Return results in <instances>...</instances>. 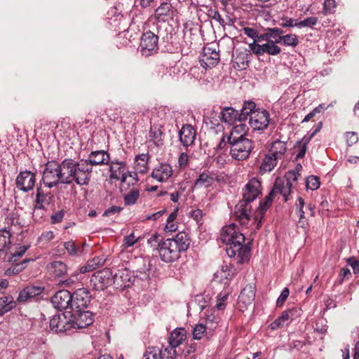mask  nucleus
I'll return each mask as SVG.
<instances>
[{
    "label": "nucleus",
    "mask_w": 359,
    "mask_h": 359,
    "mask_svg": "<svg viewBox=\"0 0 359 359\" xmlns=\"http://www.w3.org/2000/svg\"><path fill=\"white\" fill-rule=\"evenodd\" d=\"M65 213V210H61L57 211V212H55L54 214H53L50 217L51 223L56 224V223H59V222H62V220L64 218Z\"/></svg>",
    "instance_id": "62"
},
{
    "label": "nucleus",
    "mask_w": 359,
    "mask_h": 359,
    "mask_svg": "<svg viewBox=\"0 0 359 359\" xmlns=\"http://www.w3.org/2000/svg\"><path fill=\"white\" fill-rule=\"evenodd\" d=\"M190 245V238L184 231H180L172 238H167L158 244V254L161 259L167 263L173 262L180 257Z\"/></svg>",
    "instance_id": "3"
},
{
    "label": "nucleus",
    "mask_w": 359,
    "mask_h": 359,
    "mask_svg": "<svg viewBox=\"0 0 359 359\" xmlns=\"http://www.w3.org/2000/svg\"><path fill=\"white\" fill-rule=\"evenodd\" d=\"M255 103L252 101L244 102L242 107V113L245 114L244 120L249 116V124L251 128L253 130H264L269 125L270 114L266 109H255Z\"/></svg>",
    "instance_id": "4"
},
{
    "label": "nucleus",
    "mask_w": 359,
    "mask_h": 359,
    "mask_svg": "<svg viewBox=\"0 0 359 359\" xmlns=\"http://www.w3.org/2000/svg\"><path fill=\"white\" fill-rule=\"evenodd\" d=\"M172 175V168L168 163H161L154 168L151 172V177L158 182H165Z\"/></svg>",
    "instance_id": "24"
},
{
    "label": "nucleus",
    "mask_w": 359,
    "mask_h": 359,
    "mask_svg": "<svg viewBox=\"0 0 359 359\" xmlns=\"http://www.w3.org/2000/svg\"><path fill=\"white\" fill-rule=\"evenodd\" d=\"M89 172L85 163H76L72 158H66L61 163L49 161L45 164L42 181L43 184L51 189L60 183L78 185H87Z\"/></svg>",
    "instance_id": "1"
},
{
    "label": "nucleus",
    "mask_w": 359,
    "mask_h": 359,
    "mask_svg": "<svg viewBox=\"0 0 359 359\" xmlns=\"http://www.w3.org/2000/svg\"><path fill=\"white\" fill-rule=\"evenodd\" d=\"M69 314L72 329L86 328L94 322L93 313L85 309H72Z\"/></svg>",
    "instance_id": "7"
},
{
    "label": "nucleus",
    "mask_w": 359,
    "mask_h": 359,
    "mask_svg": "<svg viewBox=\"0 0 359 359\" xmlns=\"http://www.w3.org/2000/svg\"><path fill=\"white\" fill-rule=\"evenodd\" d=\"M243 32L246 36L254 40L253 42L256 43V39L258 36V32L255 29L251 27H244Z\"/></svg>",
    "instance_id": "64"
},
{
    "label": "nucleus",
    "mask_w": 359,
    "mask_h": 359,
    "mask_svg": "<svg viewBox=\"0 0 359 359\" xmlns=\"http://www.w3.org/2000/svg\"><path fill=\"white\" fill-rule=\"evenodd\" d=\"M249 55L246 53H239L233 57V67L238 70L245 69L249 65Z\"/></svg>",
    "instance_id": "36"
},
{
    "label": "nucleus",
    "mask_w": 359,
    "mask_h": 359,
    "mask_svg": "<svg viewBox=\"0 0 359 359\" xmlns=\"http://www.w3.org/2000/svg\"><path fill=\"white\" fill-rule=\"evenodd\" d=\"M301 310L297 307L285 311L281 316L276 319V323L288 324V320H292L300 315Z\"/></svg>",
    "instance_id": "35"
},
{
    "label": "nucleus",
    "mask_w": 359,
    "mask_h": 359,
    "mask_svg": "<svg viewBox=\"0 0 359 359\" xmlns=\"http://www.w3.org/2000/svg\"><path fill=\"white\" fill-rule=\"evenodd\" d=\"M172 9L171 4L168 3H163L156 10L155 15L158 20H164V17L168 16Z\"/></svg>",
    "instance_id": "47"
},
{
    "label": "nucleus",
    "mask_w": 359,
    "mask_h": 359,
    "mask_svg": "<svg viewBox=\"0 0 359 359\" xmlns=\"http://www.w3.org/2000/svg\"><path fill=\"white\" fill-rule=\"evenodd\" d=\"M336 6L334 0H325L323 5V14L331 13Z\"/></svg>",
    "instance_id": "58"
},
{
    "label": "nucleus",
    "mask_w": 359,
    "mask_h": 359,
    "mask_svg": "<svg viewBox=\"0 0 359 359\" xmlns=\"http://www.w3.org/2000/svg\"><path fill=\"white\" fill-rule=\"evenodd\" d=\"M287 150L286 142L280 141L279 140H276L273 142L271 152L274 156H276L279 159L282 158Z\"/></svg>",
    "instance_id": "39"
},
{
    "label": "nucleus",
    "mask_w": 359,
    "mask_h": 359,
    "mask_svg": "<svg viewBox=\"0 0 359 359\" xmlns=\"http://www.w3.org/2000/svg\"><path fill=\"white\" fill-rule=\"evenodd\" d=\"M142 359H175V353L172 348H164L156 346H149L147 348Z\"/></svg>",
    "instance_id": "16"
},
{
    "label": "nucleus",
    "mask_w": 359,
    "mask_h": 359,
    "mask_svg": "<svg viewBox=\"0 0 359 359\" xmlns=\"http://www.w3.org/2000/svg\"><path fill=\"white\" fill-rule=\"evenodd\" d=\"M256 288L254 284L247 285L241 292L238 303L245 306L250 305L255 298Z\"/></svg>",
    "instance_id": "29"
},
{
    "label": "nucleus",
    "mask_w": 359,
    "mask_h": 359,
    "mask_svg": "<svg viewBox=\"0 0 359 359\" xmlns=\"http://www.w3.org/2000/svg\"><path fill=\"white\" fill-rule=\"evenodd\" d=\"M181 144L186 148L191 146L196 139V130L191 125H184L179 132Z\"/></svg>",
    "instance_id": "26"
},
{
    "label": "nucleus",
    "mask_w": 359,
    "mask_h": 359,
    "mask_svg": "<svg viewBox=\"0 0 359 359\" xmlns=\"http://www.w3.org/2000/svg\"><path fill=\"white\" fill-rule=\"evenodd\" d=\"M36 177L31 171L20 172L16 178V187L24 192H27L34 187Z\"/></svg>",
    "instance_id": "19"
},
{
    "label": "nucleus",
    "mask_w": 359,
    "mask_h": 359,
    "mask_svg": "<svg viewBox=\"0 0 359 359\" xmlns=\"http://www.w3.org/2000/svg\"><path fill=\"white\" fill-rule=\"evenodd\" d=\"M5 224L7 225L8 230H11L13 233L20 230L23 226L22 221L19 215L13 211L8 212L5 218Z\"/></svg>",
    "instance_id": "28"
},
{
    "label": "nucleus",
    "mask_w": 359,
    "mask_h": 359,
    "mask_svg": "<svg viewBox=\"0 0 359 359\" xmlns=\"http://www.w3.org/2000/svg\"><path fill=\"white\" fill-rule=\"evenodd\" d=\"M222 112L219 107H214L212 109L204 115V122L210 128L219 127V123L222 121Z\"/></svg>",
    "instance_id": "27"
},
{
    "label": "nucleus",
    "mask_w": 359,
    "mask_h": 359,
    "mask_svg": "<svg viewBox=\"0 0 359 359\" xmlns=\"http://www.w3.org/2000/svg\"><path fill=\"white\" fill-rule=\"evenodd\" d=\"M43 287L34 285H28L20 292L17 302L19 303H25L41 294L43 293Z\"/></svg>",
    "instance_id": "23"
},
{
    "label": "nucleus",
    "mask_w": 359,
    "mask_h": 359,
    "mask_svg": "<svg viewBox=\"0 0 359 359\" xmlns=\"http://www.w3.org/2000/svg\"><path fill=\"white\" fill-rule=\"evenodd\" d=\"M123 210V208L120 206H111L109 208H107L103 213L104 217H109L114 215L115 214H118L121 210Z\"/></svg>",
    "instance_id": "61"
},
{
    "label": "nucleus",
    "mask_w": 359,
    "mask_h": 359,
    "mask_svg": "<svg viewBox=\"0 0 359 359\" xmlns=\"http://www.w3.org/2000/svg\"><path fill=\"white\" fill-rule=\"evenodd\" d=\"M104 263L103 259L100 257H94L88 260L86 264L80 267V273H85L92 271Z\"/></svg>",
    "instance_id": "40"
},
{
    "label": "nucleus",
    "mask_w": 359,
    "mask_h": 359,
    "mask_svg": "<svg viewBox=\"0 0 359 359\" xmlns=\"http://www.w3.org/2000/svg\"><path fill=\"white\" fill-rule=\"evenodd\" d=\"M242 121H239L238 124H236L234 126L231 131V133L229 136H234V137H238L239 135H243L245 137V135L246 134V132L248 130V126L241 122Z\"/></svg>",
    "instance_id": "49"
},
{
    "label": "nucleus",
    "mask_w": 359,
    "mask_h": 359,
    "mask_svg": "<svg viewBox=\"0 0 359 359\" xmlns=\"http://www.w3.org/2000/svg\"><path fill=\"white\" fill-rule=\"evenodd\" d=\"M318 18L316 17H309L303 20L298 21L299 27H313L318 23Z\"/></svg>",
    "instance_id": "52"
},
{
    "label": "nucleus",
    "mask_w": 359,
    "mask_h": 359,
    "mask_svg": "<svg viewBox=\"0 0 359 359\" xmlns=\"http://www.w3.org/2000/svg\"><path fill=\"white\" fill-rule=\"evenodd\" d=\"M250 50L256 55H260L266 53L269 55H277L280 53L281 48L277 45V43L270 40L264 44L252 43L249 45Z\"/></svg>",
    "instance_id": "15"
},
{
    "label": "nucleus",
    "mask_w": 359,
    "mask_h": 359,
    "mask_svg": "<svg viewBox=\"0 0 359 359\" xmlns=\"http://www.w3.org/2000/svg\"><path fill=\"white\" fill-rule=\"evenodd\" d=\"M220 240L227 245L226 252L228 256L233 258L231 265L242 264L249 261L250 248L248 245L244 244L245 236L237 231L236 226L234 224H231L222 228Z\"/></svg>",
    "instance_id": "2"
},
{
    "label": "nucleus",
    "mask_w": 359,
    "mask_h": 359,
    "mask_svg": "<svg viewBox=\"0 0 359 359\" xmlns=\"http://www.w3.org/2000/svg\"><path fill=\"white\" fill-rule=\"evenodd\" d=\"M125 165L126 163L123 161H112L109 166L110 177L114 180H118L121 172V170L125 166Z\"/></svg>",
    "instance_id": "48"
},
{
    "label": "nucleus",
    "mask_w": 359,
    "mask_h": 359,
    "mask_svg": "<svg viewBox=\"0 0 359 359\" xmlns=\"http://www.w3.org/2000/svg\"><path fill=\"white\" fill-rule=\"evenodd\" d=\"M72 297L70 292L61 290L57 292L51 299L53 306L59 310L71 309Z\"/></svg>",
    "instance_id": "18"
},
{
    "label": "nucleus",
    "mask_w": 359,
    "mask_h": 359,
    "mask_svg": "<svg viewBox=\"0 0 359 359\" xmlns=\"http://www.w3.org/2000/svg\"><path fill=\"white\" fill-rule=\"evenodd\" d=\"M311 140V137L304 136L299 142L297 143L294 148L298 150V152L296 155V158H303L306 152L307 144Z\"/></svg>",
    "instance_id": "45"
},
{
    "label": "nucleus",
    "mask_w": 359,
    "mask_h": 359,
    "mask_svg": "<svg viewBox=\"0 0 359 359\" xmlns=\"http://www.w3.org/2000/svg\"><path fill=\"white\" fill-rule=\"evenodd\" d=\"M12 234L11 230H8V227H4L0 230V252L3 251L11 255L9 261L15 262L30 248V245L14 244L11 245V237Z\"/></svg>",
    "instance_id": "5"
},
{
    "label": "nucleus",
    "mask_w": 359,
    "mask_h": 359,
    "mask_svg": "<svg viewBox=\"0 0 359 359\" xmlns=\"http://www.w3.org/2000/svg\"><path fill=\"white\" fill-rule=\"evenodd\" d=\"M50 274L55 278H62L67 273V266L61 261H54L48 266Z\"/></svg>",
    "instance_id": "32"
},
{
    "label": "nucleus",
    "mask_w": 359,
    "mask_h": 359,
    "mask_svg": "<svg viewBox=\"0 0 359 359\" xmlns=\"http://www.w3.org/2000/svg\"><path fill=\"white\" fill-rule=\"evenodd\" d=\"M71 309H86L90 302L91 296L86 288L77 289L72 294Z\"/></svg>",
    "instance_id": "14"
},
{
    "label": "nucleus",
    "mask_w": 359,
    "mask_h": 359,
    "mask_svg": "<svg viewBox=\"0 0 359 359\" xmlns=\"http://www.w3.org/2000/svg\"><path fill=\"white\" fill-rule=\"evenodd\" d=\"M304 201L302 197H299L295 204V210L299 215V222H301L302 219H304Z\"/></svg>",
    "instance_id": "53"
},
{
    "label": "nucleus",
    "mask_w": 359,
    "mask_h": 359,
    "mask_svg": "<svg viewBox=\"0 0 359 359\" xmlns=\"http://www.w3.org/2000/svg\"><path fill=\"white\" fill-rule=\"evenodd\" d=\"M149 156L147 154H142L135 158V169L140 173L147 172L148 170V161Z\"/></svg>",
    "instance_id": "41"
},
{
    "label": "nucleus",
    "mask_w": 359,
    "mask_h": 359,
    "mask_svg": "<svg viewBox=\"0 0 359 359\" xmlns=\"http://www.w3.org/2000/svg\"><path fill=\"white\" fill-rule=\"evenodd\" d=\"M281 41L280 44L286 47L296 48L299 44L298 36L294 34H288L278 38Z\"/></svg>",
    "instance_id": "44"
},
{
    "label": "nucleus",
    "mask_w": 359,
    "mask_h": 359,
    "mask_svg": "<svg viewBox=\"0 0 359 359\" xmlns=\"http://www.w3.org/2000/svg\"><path fill=\"white\" fill-rule=\"evenodd\" d=\"M113 281L117 288L123 289L130 287L135 281V276L127 269H121L113 276Z\"/></svg>",
    "instance_id": "20"
},
{
    "label": "nucleus",
    "mask_w": 359,
    "mask_h": 359,
    "mask_svg": "<svg viewBox=\"0 0 359 359\" xmlns=\"http://www.w3.org/2000/svg\"><path fill=\"white\" fill-rule=\"evenodd\" d=\"M262 194L261 182L256 177L250 179L243 189L242 201L251 203Z\"/></svg>",
    "instance_id": "12"
},
{
    "label": "nucleus",
    "mask_w": 359,
    "mask_h": 359,
    "mask_svg": "<svg viewBox=\"0 0 359 359\" xmlns=\"http://www.w3.org/2000/svg\"><path fill=\"white\" fill-rule=\"evenodd\" d=\"M228 143L231 147L230 154L231 157L237 161L247 159L254 148L253 142L242 135L238 137L229 136Z\"/></svg>",
    "instance_id": "6"
},
{
    "label": "nucleus",
    "mask_w": 359,
    "mask_h": 359,
    "mask_svg": "<svg viewBox=\"0 0 359 359\" xmlns=\"http://www.w3.org/2000/svg\"><path fill=\"white\" fill-rule=\"evenodd\" d=\"M251 205L243 201H240L235 206L234 214L237 220L243 225L248 224L250 220Z\"/></svg>",
    "instance_id": "22"
},
{
    "label": "nucleus",
    "mask_w": 359,
    "mask_h": 359,
    "mask_svg": "<svg viewBox=\"0 0 359 359\" xmlns=\"http://www.w3.org/2000/svg\"><path fill=\"white\" fill-rule=\"evenodd\" d=\"M346 142L348 146H352L358 140L357 134L354 132H347L346 133Z\"/></svg>",
    "instance_id": "63"
},
{
    "label": "nucleus",
    "mask_w": 359,
    "mask_h": 359,
    "mask_svg": "<svg viewBox=\"0 0 359 359\" xmlns=\"http://www.w3.org/2000/svg\"><path fill=\"white\" fill-rule=\"evenodd\" d=\"M158 36L153 32L148 31L144 33L141 38L140 50L142 55L148 57L158 50Z\"/></svg>",
    "instance_id": "11"
},
{
    "label": "nucleus",
    "mask_w": 359,
    "mask_h": 359,
    "mask_svg": "<svg viewBox=\"0 0 359 359\" xmlns=\"http://www.w3.org/2000/svg\"><path fill=\"white\" fill-rule=\"evenodd\" d=\"M275 196V189H271L269 194L264 198V200L260 202L258 208V214L261 215V217H263L266 210L271 205Z\"/></svg>",
    "instance_id": "38"
},
{
    "label": "nucleus",
    "mask_w": 359,
    "mask_h": 359,
    "mask_svg": "<svg viewBox=\"0 0 359 359\" xmlns=\"http://www.w3.org/2000/svg\"><path fill=\"white\" fill-rule=\"evenodd\" d=\"M229 293L226 292H222L217 296V302L216 307L218 310H223L226 306V301L228 298Z\"/></svg>",
    "instance_id": "54"
},
{
    "label": "nucleus",
    "mask_w": 359,
    "mask_h": 359,
    "mask_svg": "<svg viewBox=\"0 0 359 359\" xmlns=\"http://www.w3.org/2000/svg\"><path fill=\"white\" fill-rule=\"evenodd\" d=\"M219 61V53L210 47H205L200 56L201 65L205 69L215 67Z\"/></svg>",
    "instance_id": "17"
},
{
    "label": "nucleus",
    "mask_w": 359,
    "mask_h": 359,
    "mask_svg": "<svg viewBox=\"0 0 359 359\" xmlns=\"http://www.w3.org/2000/svg\"><path fill=\"white\" fill-rule=\"evenodd\" d=\"M216 175L214 172L208 170L201 172L194 182L196 188H209L212 187L215 181Z\"/></svg>",
    "instance_id": "30"
},
{
    "label": "nucleus",
    "mask_w": 359,
    "mask_h": 359,
    "mask_svg": "<svg viewBox=\"0 0 359 359\" xmlns=\"http://www.w3.org/2000/svg\"><path fill=\"white\" fill-rule=\"evenodd\" d=\"M208 15L210 18H212V20H215V21L219 22V24L220 25H222V26L224 25L225 22H224V19L222 18L219 11H217V10H213V9L209 10Z\"/></svg>",
    "instance_id": "56"
},
{
    "label": "nucleus",
    "mask_w": 359,
    "mask_h": 359,
    "mask_svg": "<svg viewBox=\"0 0 359 359\" xmlns=\"http://www.w3.org/2000/svg\"><path fill=\"white\" fill-rule=\"evenodd\" d=\"M113 280L112 272L109 269L95 272L90 278V284L97 291H102L110 285Z\"/></svg>",
    "instance_id": "10"
},
{
    "label": "nucleus",
    "mask_w": 359,
    "mask_h": 359,
    "mask_svg": "<svg viewBox=\"0 0 359 359\" xmlns=\"http://www.w3.org/2000/svg\"><path fill=\"white\" fill-rule=\"evenodd\" d=\"M149 135L156 145L159 146L163 144L164 133L161 125L151 126Z\"/></svg>",
    "instance_id": "37"
},
{
    "label": "nucleus",
    "mask_w": 359,
    "mask_h": 359,
    "mask_svg": "<svg viewBox=\"0 0 359 359\" xmlns=\"http://www.w3.org/2000/svg\"><path fill=\"white\" fill-rule=\"evenodd\" d=\"M296 176L293 172H286L283 179L276 180L272 189H275V194L276 195L279 192L283 196L285 201H287L292 191L293 182H297Z\"/></svg>",
    "instance_id": "9"
},
{
    "label": "nucleus",
    "mask_w": 359,
    "mask_h": 359,
    "mask_svg": "<svg viewBox=\"0 0 359 359\" xmlns=\"http://www.w3.org/2000/svg\"><path fill=\"white\" fill-rule=\"evenodd\" d=\"M282 22L280 25L283 27H298V21L293 18H290L288 17H283L281 19Z\"/></svg>",
    "instance_id": "57"
},
{
    "label": "nucleus",
    "mask_w": 359,
    "mask_h": 359,
    "mask_svg": "<svg viewBox=\"0 0 359 359\" xmlns=\"http://www.w3.org/2000/svg\"><path fill=\"white\" fill-rule=\"evenodd\" d=\"M69 312L54 315L50 320V328L55 333H65L72 329Z\"/></svg>",
    "instance_id": "13"
},
{
    "label": "nucleus",
    "mask_w": 359,
    "mask_h": 359,
    "mask_svg": "<svg viewBox=\"0 0 359 359\" xmlns=\"http://www.w3.org/2000/svg\"><path fill=\"white\" fill-rule=\"evenodd\" d=\"M34 261L33 259H25L23 261L17 263L14 265H13L11 267L8 268L6 271V274L7 276H13L14 274L19 273L20 271H22L25 267L26 264L31 262Z\"/></svg>",
    "instance_id": "46"
},
{
    "label": "nucleus",
    "mask_w": 359,
    "mask_h": 359,
    "mask_svg": "<svg viewBox=\"0 0 359 359\" xmlns=\"http://www.w3.org/2000/svg\"><path fill=\"white\" fill-rule=\"evenodd\" d=\"M140 197V190L136 187H133L128 193L123 197L124 204L126 205H133L135 204Z\"/></svg>",
    "instance_id": "43"
},
{
    "label": "nucleus",
    "mask_w": 359,
    "mask_h": 359,
    "mask_svg": "<svg viewBox=\"0 0 359 359\" xmlns=\"http://www.w3.org/2000/svg\"><path fill=\"white\" fill-rule=\"evenodd\" d=\"M187 338V331L183 327L175 329L170 335L169 345L164 347V348H172V351L175 353V359L177 356L176 348H177Z\"/></svg>",
    "instance_id": "21"
},
{
    "label": "nucleus",
    "mask_w": 359,
    "mask_h": 359,
    "mask_svg": "<svg viewBox=\"0 0 359 359\" xmlns=\"http://www.w3.org/2000/svg\"><path fill=\"white\" fill-rule=\"evenodd\" d=\"M128 177H131L133 181H135V182H137L139 179L137 177V172H127L122 175L121 180L122 183V186L124 187V185L126 184L128 186L130 184V182H127Z\"/></svg>",
    "instance_id": "55"
},
{
    "label": "nucleus",
    "mask_w": 359,
    "mask_h": 359,
    "mask_svg": "<svg viewBox=\"0 0 359 359\" xmlns=\"http://www.w3.org/2000/svg\"><path fill=\"white\" fill-rule=\"evenodd\" d=\"M221 112L222 122L229 125L234 124L237 121L244 120L245 114H243L242 109L239 111L232 107H227L221 110Z\"/></svg>",
    "instance_id": "25"
},
{
    "label": "nucleus",
    "mask_w": 359,
    "mask_h": 359,
    "mask_svg": "<svg viewBox=\"0 0 359 359\" xmlns=\"http://www.w3.org/2000/svg\"><path fill=\"white\" fill-rule=\"evenodd\" d=\"M63 245L69 255L76 257L86 253V248L88 246L85 242L80 245L73 241L65 242Z\"/></svg>",
    "instance_id": "31"
},
{
    "label": "nucleus",
    "mask_w": 359,
    "mask_h": 359,
    "mask_svg": "<svg viewBox=\"0 0 359 359\" xmlns=\"http://www.w3.org/2000/svg\"><path fill=\"white\" fill-rule=\"evenodd\" d=\"M138 241V238H135L134 233H131L128 236L125 237L123 240V245L125 248L133 246L135 243Z\"/></svg>",
    "instance_id": "59"
},
{
    "label": "nucleus",
    "mask_w": 359,
    "mask_h": 359,
    "mask_svg": "<svg viewBox=\"0 0 359 359\" xmlns=\"http://www.w3.org/2000/svg\"><path fill=\"white\" fill-rule=\"evenodd\" d=\"M16 306V302L14 301L13 297L7 296L0 298V311L4 313L11 311Z\"/></svg>",
    "instance_id": "42"
},
{
    "label": "nucleus",
    "mask_w": 359,
    "mask_h": 359,
    "mask_svg": "<svg viewBox=\"0 0 359 359\" xmlns=\"http://www.w3.org/2000/svg\"><path fill=\"white\" fill-rule=\"evenodd\" d=\"M110 161V156L107 151L104 150H97L92 151L88 159H81L79 161H76V163H81V162L85 163L86 168L89 172L88 180H87V184L89 183L91 173L92 166L93 165H102L109 164Z\"/></svg>",
    "instance_id": "8"
},
{
    "label": "nucleus",
    "mask_w": 359,
    "mask_h": 359,
    "mask_svg": "<svg viewBox=\"0 0 359 359\" xmlns=\"http://www.w3.org/2000/svg\"><path fill=\"white\" fill-rule=\"evenodd\" d=\"M206 330L207 327L202 323L196 325L192 332L193 339H201L202 337L204 336V334L206 332Z\"/></svg>",
    "instance_id": "50"
},
{
    "label": "nucleus",
    "mask_w": 359,
    "mask_h": 359,
    "mask_svg": "<svg viewBox=\"0 0 359 359\" xmlns=\"http://www.w3.org/2000/svg\"><path fill=\"white\" fill-rule=\"evenodd\" d=\"M278 159V158L274 156L273 154H272L266 155L262 162V164L259 168V172L262 174H264L266 172L271 171L273 169V168L277 165Z\"/></svg>",
    "instance_id": "34"
},
{
    "label": "nucleus",
    "mask_w": 359,
    "mask_h": 359,
    "mask_svg": "<svg viewBox=\"0 0 359 359\" xmlns=\"http://www.w3.org/2000/svg\"><path fill=\"white\" fill-rule=\"evenodd\" d=\"M306 187L308 189H311L312 191L318 189L320 187L319 178L313 175L307 177L306 180Z\"/></svg>",
    "instance_id": "51"
},
{
    "label": "nucleus",
    "mask_w": 359,
    "mask_h": 359,
    "mask_svg": "<svg viewBox=\"0 0 359 359\" xmlns=\"http://www.w3.org/2000/svg\"><path fill=\"white\" fill-rule=\"evenodd\" d=\"M290 294L289 289L287 287H285L282 292L280 296L278 297L276 304L277 306H281L284 302L286 301L287 298L288 297Z\"/></svg>",
    "instance_id": "60"
},
{
    "label": "nucleus",
    "mask_w": 359,
    "mask_h": 359,
    "mask_svg": "<svg viewBox=\"0 0 359 359\" xmlns=\"http://www.w3.org/2000/svg\"><path fill=\"white\" fill-rule=\"evenodd\" d=\"M51 198L52 196L50 192H45L41 187H37L35 207L39 209H43L46 204L50 203Z\"/></svg>",
    "instance_id": "33"
}]
</instances>
